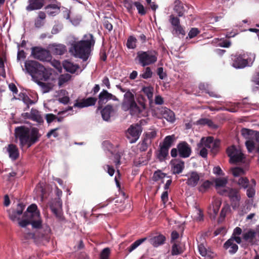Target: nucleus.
<instances>
[{
	"label": "nucleus",
	"instance_id": "obj_40",
	"mask_svg": "<svg viewBox=\"0 0 259 259\" xmlns=\"http://www.w3.org/2000/svg\"><path fill=\"white\" fill-rule=\"evenodd\" d=\"M172 33L173 34H176L178 35H181L182 36H184L186 34V32L183 28V27L180 23L179 24H177L174 26H172Z\"/></svg>",
	"mask_w": 259,
	"mask_h": 259
},
{
	"label": "nucleus",
	"instance_id": "obj_50",
	"mask_svg": "<svg viewBox=\"0 0 259 259\" xmlns=\"http://www.w3.org/2000/svg\"><path fill=\"white\" fill-rule=\"evenodd\" d=\"M166 176V174L158 170L154 172L152 177V180L154 181H158L163 179Z\"/></svg>",
	"mask_w": 259,
	"mask_h": 259
},
{
	"label": "nucleus",
	"instance_id": "obj_7",
	"mask_svg": "<svg viewBox=\"0 0 259 259\" xmlns=\"http://www.w3.org/2000/svg\"><path fill=\"white\" fill-rule=\"evenodd\" d=\"M253 59L249 57L247 53L236 54L231 55V60L232 61V66L236 68H243L250 64H252L255 56L252 55Z\"/></svg>",
	"mask_w": 259,
	"mask_h": 259
},
{
	"label": "nucleus",
	"instance_id": "obj_43",
	"mask_svg": "<svg viewBox=\"0 0 259 259\" xmlns=\"http://www.w3.org/2000/svg\"><path fill=\"white\" fill-rule=\"evenodd\" d=\"M142 90L143 93L147 96L150 102L152 101L153 95V88L150 86L144 87L142 88Z\"/></svg>",
	"mask_w": 259,
	"mask_h": 259
},
{
	"label": "nucleus",
	"instance_id": "obj_44",
	"mask_svg": "<svg viewBox=\"0 0 259 259\" xmlns=\"http://www.w3.org/2000/svg\"><path fill=\"white\" fill-rule=\"evenodd\" d=\"M212 185L211 182L209 180H206L198 188V190L202 193H205L210 188Z\"/></svg>",
	"mask_w": 259,
	"mask_h": 259
},
{
	"label": "nucleus",
	"instance_id": "obj_32",
	"mask_svg": "<svg viewBox=\"0 0 259 259\" xmlns=\"http://www.w3.org/2000/svg\"><path fill=\"white\" fill-rule=\"evenodd\" d=\"M234 183H236L241 188L246 189L249 187V180L246 177H241L235 178L233 180Z\"/></svg>",
	"mask_w": 259,
	"mask_h": 259
},
{
	"label": "nucleus",
	"instance_id": "obj_27",
	"mask_svg": "<svg viewBox=\"0 0 259 259\" xmlns=\"http://www.w3.org/2000/svg\"><path fill=\"white\" fill-rule=\"evenodd\" d=\"M224 248L225 249H229L230 254L235 253L238 249V245L233 242L232 239H228L224 244Z\"/></svg>",
	"mask_w": 259,
	"mask_h": 259
},
{
	"label": "nucleus",
	"instance_id": "obj_46",
	"mask_svg": "<svg viewBox=\"0 0 259 259\" xmlns=\"http://www.w3.org/2000/svg\"><path fill=\"white\" fill-rule=\"evenodd\" d=\"M182 248L178 244L175 243L172 246L171 251L172 255H177L181 254L183 252Z\"/></svg>",
	"mask_w": 259,
	"mask_h": 259
},
{
	"label": "nucleus",
	"instance_id": "obj_14",
	"mask_svg": "<svg viewBox=\"0 0 259 259\" xmlns=\"http://www.w3.org/2000/svg\"><path fill=\"white\" fill-rule=\"evenodd\" d=\"M171 171L173 174L181 173L185 168V162L181 159H174L170 161Z\"/></svg>",
	"mask_w": 259,
	"mask_h": 259
},
{
	"label": "nucleus",
	"instance_id": "obj_57",
	"mask_svg": "<svg viewBox=\"0 0 259 259\" xmlns=\"http://www.w3.org/2000/svg\"><path fill=\"white\" fill-rule=\"evenodd\" d=\"M200 33V30L197 28H192L188 33V37L191 39L196 36Z\"/></svg>",
	"mask_w": 259,
	"mask_h": 259
},
{
	"label": "nucleus",
	"instance_id": "obj_60",
	"mask_svg": "<svg viewBox=\"0 0 259 259\" xmlns=\"http://www.w3.org/2000/svg\"><path fill=\"white\" fill-rule=\"evenodd\" d=\"M30 224V217H24V219L19 222V225L22 227H25Z\"/></svg>",
	"mask_w": 259,
	"mask_h": 259
},
{
	"label": "nucleus",
	"instance_id": "obj_28",
	"mask_svg": "<svg viewBox=\"0 0 259 259\" xmlns=\"http://www.w3.org/2000/svg\"><path fill=\"white\" fill-rule=\"evenodd\" d=\"M256 232L254 230L250 229L246 232H243L242 238L245 241L252 244Z\"/></svg>",
	"mask_w": 259,
	"mask_h": 259
},
{
	"label": "nucleus",
	"instance_id": "obj_9",
	"mask_svg": "<svg viewBox=\"0 0 259 259\" xmlns=\"http://www.w3.org/2000/svg\"><path fill=\"white\" fill-rule=\"evenodd\" d=\"M226 152L230 158L229 161L231 163L236 164L241 162L245 158L241 150L234 145L229 147L227 149Z\"/></svg>",
	"mask_w": 259,
	"mask_h": 259
},
{
	"label": "nucleus",
	"instance_id": "obj_59",
	"mask_svg": "<svg viewBox=\"0 0 259 259\" xmlns=\"http://www.w3.org/2000/svg\"><path fill=\"white\" fill-rule=\"evenodd\" d=\"M104 169L106 171L110 176H113L114 172L115 169L112 166L109 164H105L103 166Z\"/></svg>",
	"mask_w": 259,
	"mask_h": 259
},
{
	"label": "nucleus",
	"instance_id": "obj_35",
	"mask_svg": "<svg viewBox=\"0 0 259 259\" xmlns=\"http://www.w3.org/2000/svg\"><path fill=\"white\" fill-rule=\"evenodd\" d=\"M199 253L204 257H208L211 258L213 257L212 252L207 249L203 244H200L198 246Z\"/></svg>",
	"mask_w": 259,
	"mask_h": 259
},
{
	"label": "nucleus",
	"instance_id": "obj_10",
	"mask_svg": "<svg viewBox=\"0 0 259 259\" xmlns=\"http://www.w3.org/2000/svg\"><path fill=\"white\" fill-rule=\"evenodd\" d=\"M31 56L34 59L43 62H49L52 59L49 51L39 47H34L31 48Z\"/></svg>",
	"mask_w": 259,
	"mask_h": 259
},
{
	"label": "nucleus",
	"instance_id": "obj_11",
	"mask_svg": "<svg viewBox=\"0 0 259 259\" xmlns=\"http://www.w3.org/2000/svg\"><path fill=\"white\" fill-rule=\"evenodd\" d=\"M122 106L124 110H137L139 109L135 100L134 95L130 90H127L124 95V99Z\"/></svg>",
	"mask_w": 259,
	"mask_h": 259
},
{
	"label": "nucleus",
	"instance_id": "obj_64",
	"mask_svg": "<svg viewBox=\"0 0 259 259\" xmlns=\"http://www.w3.org/2000/svg\"><path fill=\"white\" fill-rule=\"evenodd\" d=\"M246 191V195L249 198H252L255 195V188L253 187H248Z\"/></svg>",
	"mask_w": 259,
	"mask_h": 259
},
{
	"label": "nucleus",
	"instance_id": "obj_6",
	"mask_svg": "<svg viewBox=\"0 0 259 259\" xmlns=\"http://www.w3.org/2000/svg\"><path fill=\"white\" fill-rule=\"evenodd\" d=\"M192 152L190 145L186 141H181L177 144V148L171 149L170 155L173 158L179 155L180 158H187L191 156Z\"/></svg>",
	"mask_w": 259,
	"mask_h": 259
},
{
	"label": "nucleus",
	"instance_id": "obj_30",
	"mask_svg": "<svg viewBox=\"0 0 259 259\" xmlns=\"http://www.w3.org/2000/svg\"><path fill=\"white\" fill-rule=\"evenodd\" d=\"M175 140V135L167 136L164 138L162 144H160V145L169 149L173 145Z\"/></svg>",
	"mask_w": 259,
	"mask_h": 259
},
{
	"label": "nucleus",
	"instance_id": "obj_48",
	"mask_svg": "<svg viewBox=\"0 0 259 259\" xmlns=\"http://www.w3.org/2000/svg\"><path fill=\"white\" fill-rule=\"evenodd\" d=\"M71 78V75L65 74L61 75L59 78L58 85L60 87L63 85L65 82L68 81Z\"/></svg>",
	"mask_w": 259,
	"mask_h": 259
},
{
	"label": "nucleus",
	"instance_id": "obj_42",
	"mask_svg": "<svg viewBox=\"0 0 259 259\" xmlns=\"http://www.w3.org/2000/svg\"><path fill=\"white\" fill-rule=\"evenodd\" d=\"M137 38L135 36L131 35L127 38L126 42V47L129 49H134L137 47Z\"/></svg>",
	"mask_w": 259,
	"mask_h": 259
},
{
	"label": "nucleus",
	"instance_id": "obj_38",
	"mask_svg": "<svg viewBox=\"0 0 259 259\" xmlns=\"http://www.w3.org/2000/svg\"><path fill=\"white\" fill-rule=\"evenodd\" d=\"M255 132V131L245 128H242L241 131L242 136L248 140L254 137Z\"/></svg>",
	"mask_w": 259,
	"mask_h": 259
},
{
	"label": "nucleus",
	"instance_id": "obj_16",
	"mask_svg": "<svg viewBox=\"0 0 259 259\" xmlns=\"http://www.w3.org/2000/svg\"><path fill=\"white\" fill-rule=\"evenodd\" d=\"M186 176L188 178L186 181L187 185L192 187L197 185L200 178L199 174L195 171L189 172Z\"/></svg>",
	"mask_w": 259,
	"mask_h": 259
},
{
	"label": "nucleus",
	"instance_id": "obj_51",
	"mask_svg": "<svg viewBox=\"0 0 259 259\" xmlns=\"http://www.w3.org/2000/svg\"><path fill=\"white\" fill-rule=\"evenodd\" d=\"M37 84L41 88L44 93H48L52 89L50 83L38 81Z\"/></svg>",
	"mask_w": 259,
	"mask_h": 259
},
{
	"label": "nucleus",
	"instance_id": "obj_3",
	"mask_svg": "<svg viewBox=\"0 0 259 259\" xmlns=\"http://www.w3.org/2000/svg\"><path fill=\"white\" fill-rule=\"evenodd\" d=\"M25 67L27 72L33 78L39 80L47 81L50 78V74L45 67L36 61H26Z\"/></svg>",
	"mask_w": 259,
	"mask_h": 259
},
{
	"label": "nucleus",
	"instance_id": "obj_58",
	"mask_svg": "<svg viewBox=\"0 0 259 259\" xmlns=\"http://www.w3.org/2000/svg\"><path fill=\"white\" fill-rule=\"evenodd\" d=\"M120 159L121 154L119 152H117L114 155L113 162L115 164L116 168L121 164Z\"/></svg>",
	"mask_w": 259,
	"mask_h": 259
},
{
	"label": "nucleus",
	"instance_id": "obj_26",
	"mask_svg": "<svg viewBox=\"0 0 259 259\" xmlns=\"http://www.w3.org/2000/svg\"><path fill=\"white\" fill-rule=\"evenodd\" d=\"M113 112V106L111 104L107 105L101 111L103 119L105 121H109L110 119L111 114Z\"/></svg>",
	"mask_w": 259,
	"mask_h": 259
},
{
	"label": "nucleus",
	"instance_id": "obj_25",
	"mask_svg": "<svg viewBox=\"0 0 259 259\" xmlns=\"http://www.w3.org/2000/svg\"><path fill=\"white\" fill-rule=\"evenodd\" d=\"M60 4L56 3L50 4L45 7V9L49 15L55 16L59 13L60 9Z\"/></svg>",
	"mask_w": 259,
	"mask_h": 259
},
{
	"label": "nucleus",
	"instance_id": "obj_62",
	"mask_svg": "<svg viewBox=\"0 0 259 259\" xmlns=\"http://www.w3.org/2000/svg\"><path fill=\"white\" fill-rule=\"evenodd\" d=\"M157 75L161 79H164L167 75L165 72L163 71V68L162 67H158L157 70Z\"/></svg>",
	"mask_w": 259,
	"mask_h": 259
},
{
	"label": "nucleus",
	"instance_id": "obj_61",
	"mask_svg": "<svg viewBox=\"0 0 259 259\" xmlns=\"http://www.w3.org/2000/svg\"><path fill=\"white\" fill-rule=\"evenodd\" d=\"M197 150H199V155L201 156L203 158H206L208 154L207 150L206 149V148L203 146L201 148H198L197 147Z\"/></svg>",
	"mask_w": 259,
	"mask_h": 259
},
{
	"label": "nucleus",
	"instance_id": "obj_47",
	"mask_svg": "<svg viewBox=\"0 0 259 259\" xmlns=\"http://www.w3.org/2000/svg\"><path fill=\"white\" fill-rule=\"evenodd\" d=\"M134 5L136 7L138 13L141 16H144L146 14L147 11L144 8L143 5L139 2H135L134 3Z\"/></svg>",
	"mask_w": 259,
	"mask_h": 259
},
{
	"label": "nucleus",
	"instance_id": "obj_13",
	"mask_svg": "<svg viewBox=\"0 0 259 259\" xmlns=\"http://www.w3.org/2000/svg\"><path fill=\"white\" fill-rule=\"evenodd\" d=\"M50 208L53 213L58 219H61L62 212L61 210L62 207V202L60 198H55L53 200L50 205Z\"/></svg>",
	"mask_w": 259,
	"mask_h": 259
},
{
	"label": "nucleus",
	"instance_id": "obj_45",
	"mask_svg": "<svg viewBox=\"0 0 259 259\" xmlns=\"http://www.w3.org/2000/svg\"><path fill=\"white\" fill-rule=\"evenodd\" d=\"M232 175L236 178L242 177L245 174V170L241 167H236L231 169Z\"/></svg>",
	"mask_w": 259,
	"mask_h": 259
},
{
	"label": "nucleus",
	"instance_id": "obj_53",
	"mask_svg": "<svg viewBox=\"0 0 259 259\" xmlns=\"http://www.w3.org/2000/svg\"><path fill=\"white\" fill-rule=\"evenodd\" d=\"M110 254V250L109 248L106 247L104 248L101 251L100 255V259H109Z\"/></svg>",
	"mask_w": 259,
	"mask_h": 259
},
{
	"label": "nucleus",
	"instance_id": "obj_63",
	"mask_svg": "<svg viewBox=\"0 0 259 259\" xmlns=\"http://www.w3.org/2000/svg\"><path fill=\"white\" fill-rule=\"evenodd\" d=\"M245 145L249 152H251L254 148V144L252 141H246L245 142Z\"/></svg>",
	"mask_w": 259,
	"mask_h": 259
},
{
	"label": "nucleus",
	"instance_id": "obj_19",
	"mask_svg": "<svg viewBox=\"0 0 259 259\" xmlns=\"http://www.w3.org/2000/svg\"><path fill=\"white\" fill-rule=\"evenodd\" d=\"M141 132V127L138 124L135 126L131 125L130 126L128 129V132L129 134L134 138V139L132 140L131 143L135 142L139 139Z\"/></svg>",
	"mask_w": 259,
	"mask_h": 259
},
{
	"label": "nucleus",
	"instance_id": "obj_34",
	"mask_svg": "<svg viewBox=\"0 0 259 259\" xmlns=\"http://www.w3.org/2000/svg\"><path fill=\"white\" fill-rule=\"evenodd\" d=\"M52 51L55 55H62L66 52V48L65 45L59 44L54 46L52 49Z\"/></svg>",
	"mask_w": 259,
	"mask_h": 259
},
{
	"label": "nucleus",
	"instance_id": "obj_8",
	"mask_svg": "<svg viewBox=\"0 0 259 259\" xmlns=\"http://www.w3.org/2000/svg\"><path fill=\"white\" fill-rule=\"evenodd\" d=\"M218 193L221 195L227 196L229 198L233 209L239 207L241 196L238 190L227 187L219 190Z\"/></svg>",
	"mask_w": 259,
	"mask_h": 259
},
{
	"label": "nucleus",
	"instance_id": "obj_18",
	"mask_svg": "<svg viewBox=\"0 0 259 259\" xmlns=\"http://www.w3.org/2000/svg\"><path fill=\"white\" fill-rule=\"evenodd\" d=\"M97 101L95 97H89L82 99L80 102H76L74 104V107L79 108H83L94 105Z\"/></svg>",
	"mask_w": 259,
	"mask_h": 259
},
{
	"label": "nucleus",
	"instance_id": "obj_56",
	"mask_svg": "<svg viewBox=\"0 0 259 259\" xmlns=\"http://www.w3.org/2000/svg\"><path fill=\"white\" fill-rule=\"evenodd\" d=\"M221 202L219 200H215L212 204V211L214 215H217L220 209Z\"/></svg>",
	"mask_w": 259,
	"mask_h": 259
},
{
	"label": "nucleus",
	"instance_id": "obj_52",
	"mask_svg": "<svg viewBox=\"0 0 259 259\" xmlns=\"http://www.w3.org/2000/svg\"><path fill=\"white\" fill-rule=\"evenodd\" d=\"M169 23H170L171 26H174L177 24H179L180 23V20L178 17L175 16L174 15L171 14L169 16Z\"/></svg>",
	"mask_w": 259,
	"mask_h": 259
},
{
	"label": "nucleus",
	"instance_id": "obj_54",
	"mask_svg": "<svg viewBox=\"0 0 259 259\" xmlns=\"http://www.w3.org/2000/svg\"><path fill=\"white\" fill-rule=\"evenodd\" d=\"M8 213L9 218L12 221H15L16 220H19V218L18 217L19 215L17 214L16 210L14 209H10L8 211Z\"/></svg>",
	"mask_w": 259,
	"mask_h": 259
},
{
	"label": "nucleus",
	"instance_id": "obj_55",
	"mask_svg": "<svg viewBox=\"0 0 259 259\" xmlns=\"http://www.w3.org/2000/svg\"><path fill=\"white\" fill-rule=\"evenodd\" d=\"M124 6L127 9L130 13H132L133 9L134 3L131 0H124Z\"/></svg>",
	"mask_w": 259,
	"mask_h": 259
},
{
	"label": "nucleus",
	"instance_id": "obj_36",
	"mask_svg": "<svg viewBox=\"0 0 259 259\" xmlns=\"http://www.w3.org/2000/svg\"><path fill=\"white\" fill-rule=\"evenodd\" d=\"M215 187L218 191L221 190V188H224L228 183V180L226 178H217L214 180Z\"/></svg>",
	"mask_w": 259,
	"mask_h": 259
},
{
	"label": "nucleus",
	"instance_id": "obj_17",
	"mask_svg": "<svg viewBox=\"0 0 259 259\" xmlns=\"http://www.w3.org/2000/svg\"><path fill=\"white\" fill-rule=\"evenodd\" d=\"M28 3L26 10L30 12L41 9L44 6L46 0H28Z\"/></svg>",
	"mask_w": 259,
	"mask_h": 259
},
{
	"label": "nucleus",
	"instance_id": "obj_41",
	"mask_svg": "<svg viewBox=\"0 0 259 259\" xmlns=\"http://www.w3.org/2000/svg\"><path fill=\"white\" fill-rule=\"evenodd\" d=\"M151 143V141L148 138H144L142 141L138 144L140 151L142 152L146 151Z\"/></svg>",
	"mask_w": 259,
	"mask_h": 259
},
{
	"label": "nucleus",
	"instance_id": "obj_21",
	"mask_svg": "<svg viewBox=\"0 0 259 259\" xmlns=\"http://www.w3.org/2000/svg\"><path fill=\"white\" fill-rule=\"evenodd\" d=\"M166 240L165 237L162 234L154 236L149 239L150 243L155 247H157L164 244Z\"/></svg>",
	"mask_w": 259,
	"mask_h": 259
},
{
	"label": "nucleus",
	"instance_id": "obj_29",
	"mask_svg": "<svg viewBox=\"0 0 259 259\" xmlns=\"http://www.w3.org/2000/svg\"><path fill=\"white\" fill-rule=\"evenodd\" d=\"M213 138L212 137H208L207 138L203 137L201 138L200 142L197 144V147L201 148L205 147L206 148L210 149L213 141Z\"/></svg>",
	"mask_w": 259,
	"mask_h": 259
},
{
	"label": "nucleus",
	"instance_id": "obj_24",
	"mask_svg": "<svg viewBox=\"0 0 259 259\" xmlns=\"http://www.w3.org/2000/svg\"><path fill=\"white\" fill-rule=\"evenodd\" d=\"M187 5L184 6V4L180 1L178 0L175 2V5L174 8V11L177 13L179 17L184 16L186 11V8H188Z\"/></svg>",
	"mask_w": 259,
	"mask_h": 259
},
{
	"label": "nucleus",
	"instance_id": "obj_15",
	"mask_svg": "<svg viewBox=\"0 0 259 259\" xmlns=\"http://www.w3.org/2000/svg\"><path fill=\"white\" fill-rule=\"evenodd\" d=\"M6 152L9 158L13 161L17 160L20 156V152L17 146L14 144H9L6 147Z\"/></svg>",
	"mask_w": 259,
	"mask_h": 259
},
{
	"label": "nucleus",
	"instance_id": "obj_4",
	"mask_svg": "<svg viewBox=\"0 0 259 259\" xmlns=\"http://www.w3.org/2000/svg\"><path fill=\"white\" fill-rule=\"evenodd\" d=\"M51 236V230L49 226H46L35 233H28L24 234L25 240L34 239L36 243H42L49 242Z\"/></svg>",
	"mask_w": 259,
	"mask_h": 259
},
{
	"label": "nucleus",
	"instance_id": "obj_5",
	"mask_svg": "<svg viewBox=\"0 0 259 259\" xmlns=\"http://www.w3.org/2000/svg\"><path fill=\"white\" fill-rule=\"evenodd\" d=\"M157 56L158 53L156 51L150 50L147 51H139L136 58L142 67H145L156 63L157 61Z\"/></svg>",
	"mask_w": 259,
	"mask_h": 259
},
{
	"label": "nucleus",
	"instance_id": "obj_22",
	"mask_svg": "<svg viewBox=\"0 0 259 259\" xmlns=\"http://www.w3.org/2000/svg\"><path fill=\"white\" fill-rule=\"evenodd\" d=\"M25 114L29 116V117H28V119L35 121L38 123L44 122L42 117L41 116L40 112L36 109L32 108L30 113H26Z\"/></svg>",
	"mask_w": 259,
	"mask_h": 259
},
{
	"label": "nucleus",
	"instance_id": "obj_31",
	"mask_svg": "<svg viewBox=\"0 0 259 259\" xmlns=\"http://www.w3.org/2000/svg\"><path fill=\"white\" fill-rule=\"evenodd\" d=\"M37 207L35 204H32L28 207L26 211L24 213L23 217H33L35 215H38L39 213L36 212Z\"/></svg>",
	"mask_w": 259,
	"mask_h": 259
},
{
	"label": "nucleus",
	"instance_id": "obj_20",
	"mask_svg": "<svg viewBox=\"0 0 259 259\" xmlns=\"http://www.w3.org/2000/svg\"><path fill=\"white\" fill-rule=\"evenodd\" d=\"M161 114L162 118L165 119L170 122H174L175 120V115L174 112L166 107H162L161 109Z\"/></svg>",
	"mask_w": 259,
	"mask_h": 259
},
{
	"label": "nucleus",
	"instance_id": "obj_12",
	"mask_svg": "<svg viewBox=\"0 0 259 259\" xmlns=\"http://www.w3.org/2000/svg\"><path fill=\"white\" fill-rule=\"evenodd\" d=\"M110 100H112L115 101H118V98L115 96L109 93L107 90L103 89L98 96V106L97 107V110H101L103 105Z\"/></svg>",
	"mask_w": 259,
	"mask_h": 259
},
{
	"label": "nucleus",
	"instance_id": "obj_23",
	"mask_svg": "<svg viewBox=\"0 0 259 259\" xmlns=\"http://www.w3.org/2000/svg\"><path fill=\"white\" fill-rule=\"evenodd\" d=\"M30 224L31 225L33 228L38 229L36 232H39L40 229L47 226H42V221L40 219L39 214L35 215L33 217H30Z\"/></svg>",
	"mask_w": 259,
	"mask_h": 259
},
{
	"label": "nucleus",
	"instance_id": "obj_49",
	"mask_svg": "<svg viewBox=\"0 0 259 259\" xmlns=\"http://www.w3.org/2000/svg\"><path fill=\"white\" fill-rule=\"evenodd\" d=\"M153 74V72L149 67H146L145 68L144 72L140 74V76L141 78L144 79H148L152 77Z\"/></svg>",
	"mask_w": 259,
	"mask_h": 259
},
{
	"label": "nucleus",
	"instance_id": "obj_2",
	"mask_svg": "<svg viewBox=\"0 0 259 259\" xmlns=\"http://www.w3.org/2000/svg\"><path fill=\"white\" fill-rule=\"evenodd\" d=\"M15 137L19 141V147L22 150L24 147L30 148L39 141L41 134L36 127L29 128L21 126L15 128Z\"/></svg>",
	"mask_w": 259,
	"mask_h": 259
},
{
	"label": "nucleus",
	"instance_id": "obj_39",
	"mask_svg": "<svg viewBox=\"0 0 259 259\" xmlns=\"http://www.w3.org/2000/svg\"><path fill=\"white\" fill-rule=\"evenodd\" d=\"M147 238H142L139 239L136 241H135L133 243H132L127 248V251L130 253L136 249L139 246H140L141 244L144 242L146 240Z\"/></svg>",
	"mask_w": 259,
	"mask_h": 259
},
{
	"label": "nucleus",
	"instance_id": "obj_1",
	"mask_svg": "<svg viewBox=\"0 0 259 259\" xmlns=\"http://www.w3.org/2000/svg\"><path fill=\"white\" fill-rule=\"evenodd\" d=\"M95 40L92 34H84L82 39L73 41L69 48V52L75 58L86 61L89 58L94 47Z\"/></svg>",
	"mask_w": 259,
	"mask_h": 259
},
{
	"label": "nucleus",
	"instance_id": "obj_33",
	"mask_svg": "<svg viewBox=\"0 0 259 259\" xmlns=\"http://www.w3.org/2000/svg\"><path fill=\"white\" fill-rule=\"evenodd\" d=\"M63 67L66 71L71 73H75L76 71L79 68L78 65L74 64L69 61H66L63 64Z\"/></svg>",
	"mask_w": 259,
	"mask_h": 259
},
{
	"label": "nucleus",
	"instance_id": "obj_37",
	"mask_svg": "<svg viewBox=\"0 0 259 259\" xmlns=\"http://www.w3.org/2000/svg\"><path fill=\"white\" fill-rule=\"evenodd\" d=\"M169 149L160 145V149L157 154V158L160 161H164L168 155Z\"/></svg>",
	"mask_w": 259,
	"mask_h": 259
}]
</instances>
